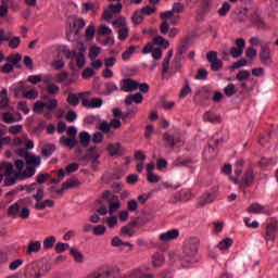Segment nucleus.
Masks as SVG:
<instances>
[{
    "label": "nucleus",
    "instance_id": "1",
    "mask_svg": "<svg viewBox=\"0 0 278 278\" xmlns=\"http://www.w3.org/2000/svg\"><path fill=\"white\" fill-rule=\"evenodd\" d=\"M45 108L50 112H53L58 109V99L49 98L47 102H42L40 100L36 101L33 112L35 114H42V112H45Z\"/></svg>",
    "mask_w": 278,
    "mask_h": 278
},
{
    "label": "nucleus",
    "instance_id": "2",
    "mask_svg": "<svg viewBox=\"0 0 278 278\" xmlns=\"http://www.w3.org/2000/svg\"><path fill=\"white\" fill-rule=\"evenodd\" d=\"M184 253L186 257H194L199 253V239L195 237L186 239L184 244Z\"/></svg>",
    "mask_w": 278,
    "mask_h": 278
},
{
    "label": "nucleus",
    "instance_id": "3",
    "mask_svg": "<svg viewBox=\"0 0 278 278\" xmlns=\"http://www.w3.org/2000/svg\"><path fill=\"white\" fill-rule=\"evenodd\" d=\"M90 94H91L90 91H85L79 93V99H81V103L84 108H89V109L101 108V105H103V100L101 98H92L91 100H88Z\"/></svg>",
    "mask_w": 278,
    "mask_h": 278
},
{
    "label": "nucleus",
    "instance_id": "4",
    "mask_svg": "<svg viewBox=\"0 0 278 278\" xmlns=\"http://www.w3.org/2000/svg\"><path fill=\"white\" fill-rule=\"evenodd\" d=\"M0 168H4V185L7 186H14L16 184L17 179H21V177L16 176V173H14V165L12 163H4Z\"/></svg>",
    "mask_w": 278,
    "mask_h": 278
},
{
    "label": "nucleus",
    "instance_id": "5",
    "mask_svg": "<svg viewBox=\"0 0 278 278\" xmlns=\"http://www.w3.org/2000/svg\"><path fill=\"white\" fill-rule=\"evenodd\" d=\"M155 45H157L159 47H163V49H168V47H170V43L168 42V40H166V38L162 37V36H157L153 38L152 42H149L142 50L143 55H149V53H151V51H153V48H155Z\"/></svg>",
    "mask_w": 278,
    "mask_h": 278
},
{
    "label": "nucleus",
    "instance_id": "6",
    "mask_svg": "<svg viewBox=\"0 0 278 278\" xmlns=\"http://www.w3.org/2000/svg\"><path fill=\"white\" fill-rule=\"evenodd\" d=\"M123 10V3L117 4H110L108 9L104 10V13L102 14L103 21H106V23H110L112 18H116V16L122 12Z\"/></svg>",
    "mask_w": 278,
    "mask_h": 278
},
{
    "label": "nucleus",
    "instance_id": "7",
    "mask_svg": "<svg viewBox=\"0 0 278 278\" xmlns=\"http://www.w3.org/2000/svg\"><path fill=\"white\" fill-rule=\"evenodd\" d=\"M277 233H278L277 219H270L267 224L264 239L267 242H275V238H277Z\"/></svg>",
    "mask_w": 278,
    "mask_h": 278
},
{
    "label": "nucleus",
    "instance_id": "8",
    "mask_svg": "<svg viewBox=\"0 0 278 278\" xmlns=\"http://www.w3.org/2000/svg\"><path fill=\"white\" fill-rule=\"evenodd\" d=\"M138 86H140V83H138V80L126 78L122 80L121 90L123 92H134L138 89Z\"/></svg>",
    "mask_w": 278,
    "mask_h": 278
},
{
    "label": "nucleus",
    "instance_id": "9",
    "mask_svg": "<svg viewBox=\"0 0 278 278\" xmlns=\"http://www.w3.org/2000/svg\"><path fill=\"white\" fill-rule=\"evenodd\" d=\"M54 81H56V84H63V86H72L76 80L70 76L67 72L63 71L54 76Z\"/></svg>",
    "mask_w": 278,
    "mask_h": 278
},
{
    "label": "nucleus",
    "instance_id": "10",
    "mask_svg": "<svg viewBox=\"0 0 278 278\" xmlns=\"http://www.w3.org/2000/svg\"><path fill=\"white\" fill-rule=\"evenodd\" d=\"M23 153L25 155L26 164H28V166H40V156L34 155L25 150L20 151L18 155H23Z\"/></svg>",
    "mask_w": 278,
    "mask_h": 278
},
{
    "label": "nucleus",
    "instance_id": "11",
    "mask_svg": "<svg viewBox=\"0 0 278 278\" xmlns=\"http://www.w3.org/2000/svg\"><path fill=\"white\" fill-rule=\"evenodd\" d=\"M176 238H179V230L177 229L167 230L159 236L161 242H170V240H176Z\"/></svg>",
    "mask_w": 278,
    "mask_h": 278
},
{
    "label": "nucleus",
    "instance_id": "12",
    "mask_svg": "<svg viewBox=\"0 0 278 278\" xmlns=\"http://www.w3.org/2000/svg\"><path fill=\"white\" fill-rule=\"evenodd\" d=\"M248 212H250V214H270V208L260 203H253L248 207Z\"/></svg>",
    "mask_w": 278,
    "mask_h": 278
},
{
    "label": "nucleus",
    "instance_id": "13",
    "mask_svg": "<svg viewBox=\"0 0 278 278\" xmlns=\"http://www.w3.org/2000/svg\"><path fill=\"white\" fill-rule=\"evenodd\" d=\"M106 151L109 152L111 157H116V155H123V144H121V142L109 143L106 147Z\"/></svg>",
    "mask_w": 278,
    "mask_h": 278
},
{
    "label": "nucleus",
    "instance_id": "14",
    "mask_svg": "<svg viewBox=\"0 0 278 278\" xmlns=\"http://www.w3.org/2000/svg\"><path fill=\"white\" fill-rule=\"evenodd\" d=\"M42 273H38V267L36 266V264H30L26 267V271L25 275L27 278H40L42 277Z\"/></svg>",
    "mask_w": 278,
    "mask_h": 278
},
{
    "label": "nucleus",
    "instance_id": "15",
    "mask_svg": "<svg viewBox=\"0 0 278 278\" xmlns=\"http://www.w3.org/2000/svg\"><path fill=\"white\" fill-rule=\"evenodd\" d=\"M165 263H166V257L164 256V254L160 252H155L152 255V266H154V268H161V266Z\"/></svg>",
    "mask_w": 278,
    "mask_h": 278
},
{
    "label": "nucleus",
    "instance_id": "16",
    "mask_svg": "<svg viewBox=\"0 0 278 278\" xmlns=\"http://www.w3.org/2000/svg\"><path fill=\"white\" fill-rule=\"evenodd\" d=\"M260 58L263 64H268V62H270V47H268L267 45L262 46Z\"/></svg>",
    "mask_w": 278,
    "mask_h": 278
},
{
    "label": "nucleus",
    "instance_id": "17",
    "mask_svg": "<svg viewBox=\"0 0 278 278\" xmlns=\"http://www.w3.org/2000/svg\"><path fill=\"white\" fill-rule=\"evenodd\" d=\"M18 121H23V117L16 118L12 112H4L2 113V122L7 125H12Z\"/></svg>",
    "mask_w": 278,
    "mask_h": 278
},
{
    "label": "nucleus",
    "instance_id": "18",
    "mask_svg": "<svg viewBox=\"0 0 278 278\" xmlns=\"http://www.w3.org/2000/svg\"><path fill=\"white\" fill-rule=\"evenodd\" d=\"M99 157H101V151L97 150V148H90L89 160L93 166H99Z\"/></svg>",
    "mask_w": 278,
    "mask_h": 278
},
{
    "label": "nucleus",
    "instance_id": "19",
    "mask_svg": "<svg viewBox=\"0 0 278 278\" xmlns=\"http://www.w3.org/2000/svg\"><path fill=\"white\" fill-rule=\"evenodd\" d=\"M143 99L144 98L142 97V93L138 92V93L127 96L125 99V103L126 105H131V103L139 104L142 102Z\"/></svg>",
    "mask_w": 278,
    "mask_h": 278
},
{
    "label": "nucleus",
    "instance_id": "20",
    "mask_svg": "<svg viewBox=\"0 0 278 278\" xmlns=\"http://www.w3.org/2000/svg\"><path fill=\"white\" fill-rule=\"evenodd\" d=\"M60 143L62 144V147H68L70 149H73L77 147V139L73 137L62 136L60 138Z\"/></svg>",
    "mask_w": 278,
    "mask_h": 278
},
{
    "label": "nucleus",
    "instance_id": "21",
    "mask_svg": "<svg viewBox=\"0 0 278 278\" xmlns=\"http://www.w3.org/2000/svg\"><path fill=\"white\" fill-rule=\"evenodd\" d=\"M65 55L66 60H73L75 55H77V52L75 50L68 49L66 46H61L59 48V55Z\"/></svg>",
    "mask_w": 278,
    "mask_h": 278
},
{
    "label": "nucleus",
    "instance_id": "22",
    "mask_svg": "<svg viewBox=\"0 0 278 278\" xmlns=\"http://www.w3.org/2000/svg\"><path fill=\"white\" fill-rule=\"evenodd\" d=\"M42 249V242L40 241H30L28 248L26 250L27 255H31V253H38Z\"/></svg>",
    "mask_w": 278,
    "mask_h": 278
},
{
    "label": "nucleus",
    "instance_id": "23",
    "mask_svg": "<svg viewBox=\"0 0 278 278\" xmlns=\"http://www.w3.org/2000/svg\"><path fill=\"white\" fill-rule=\"evenodd\" d=\"M0 108L8 110L10 108V99L8 98V89H2L0 93Z\"/></svg>",
    "mask_w": 278,
    "mask_h": 278
},
{
    "label": "nucleus",
    "instance_id": "24",
    "mask_svg": "<svg viewBox=\"0 0 278 278\" xmlns=\"http://www.w3.org/2000/svg\"><path fill=\"white\" fill-rule=\"evenodd\" d=\"M203 121L206 123H220V115L210 111L204 114Z\"/></svg>",
    "mask_w": 278,
    "mask_h": 278
},
{
    "label": "nucleus",
    "instance_id": "25",
    "mask_svg": "<svg viewBox=\"0 0 278 278\" xmlns=\"http://www.w3.org/2000/svg\"><path fill=\"white\" fill-rule=\"evenodd\" d=\"M118 210H121V200H118V197L113 195L110 200L109 212L110 214H114Z\"/></svg>",
    "mask_w": 278,
    "mask_h": 278
},
{
    "label": "nucleus",
    "instance_id": "26",
    "mask_svg": "<svg viewBox=\"0 0 278 278\" xmlns=\"http://www.w3.org/2000/svg\"><path fill=\"white\" fill-rule=\"evenodd\" d=\"M36 175V167H27L25 172L16 173V177H20L21 180L29 179V177H34Z\"/></svg>",
    "mask_w": 278,
    "mask_h": 278
},
{
    "label": "nucleus",
    "instance_id": "27",
    "mask_svg": "<svg viewBox=\"0 0 278 278\" xmlns=\"http://www.w3.org/2000/svg\"><path fill=\"white\" fill-rule=\"evenodd\" d=\"M76 186H79V180H70V181L63 182L61 189H56V194H62L64 190L75 188Z\"/></svg>",
    "mask_w": 278,
    "mask_h": 278
},
{
    "label": "nucleus",
    "instance_id": "28",
    "mask_svg": "<svg viewBox=\"0 0 278 278\" xmlns=\"http://www.w3.org/2000/svg\"><path fill=\"white\" fill-rule=\"evenodd\" d=\"M232 244H233L232 238H225L218 242L217 249H219V251H227L228 249H231Z\"/></svg>",
    "mask_w": 278,
    "mask_h": 278
},
{
    "label": "nucleus",
    "instance_id": "29",
    "mask_svg": "<svg viewBox=\"0 0 278 278\" xmlns=\"http://www.w3.org/2000/svg\"><path fill=\"white\" fill-rule=\"evenodd\" d=\"M70 254L75 260V262H77V264H81L84 262V253L77 248H72L70 250Z\"/></svg>",
    "mask_w": 278,
    "mask_h": 278
},
{
    "label": "nucleus",
    "instance_id": "30",
    "mask_svg": "<svg viewBox=\"0 0 278 278\" xmlns=\"http://www.w3.org/2000/svg\"><path fill=\"white\" fill-rule=\"evenodd\" d=\"M216 201V193H207L203 195L199 202L200 205H210V203H214Z\"/></svg>",
    "mask_w": 278,
    "mask_h": 278
},
{
    "label": "nucleus",
    "instance_id": "31",
    "mask_svg": "<svg viewBox=\"0 0 278 278\" xmlns=\"http://www.w3.org/2000/svg\"><path fill=\"white\" fill-rule=\"evenodd\" d=\"M55 242H58V239L55 236H49L46 239H43V249L45 251L51 250L52 247H55Z\"/></svg>",
    "mask_w": 278,
    "mask_h": 278
},
{
    "label": "nucleus",
    "instance_id": "32",
    "mask_svg": "<svg viewBox=\"0 0 278 278\" xmlns=\"http://www.w3.org/2000/svg\"><path fill=\"white\" fill-rule=\"evenodd\" d=\"M188 199H190V191L181 190L174 195V203H177V201H188Z\"/></svg>",
    "mask_w": 278,
    "mask_h": 278
},
{
    "label": "nucleus",
    "instance_id": "33",
    "mask_svg": "<svg viewBox=\"0 0 278 278\" xmlns=\"http://www.w3.org/2000/svg\"><path fill=\"white\" fill-rule=\"evenodd\" d=\"M79 140L81 147L88 148V144H90V140H92V137H90V134H88V131H81L79 134Z\"/></svg>",
    "mask_w": 278,
    "mask_h": 278
},
{
    "label": "nucleus",
    "instance_id": "34",
    "mask_svg": "<svg viewBox=\"0 0 278 278\" xmlns=\"http://www.w3.org/2000/svg\"><path fill=\"white\" fill-rule=\"evenodd\" d=\"M252 23L257 29H266V23H264V20L260 15L252 16Z\"/></svg>",
    "mask_w": 278,
    "mask_h": 278
},
{
    "label": "nucleus",
    "instance_id": "35",
    "mask_svg": "<svg viewBox=\"0 0 278 278\" xmlns=\"http://www.w3.org/2000/svg\"><path fill=\"white\" fill-rule=\"evenodd\" d=\"M254 179H255V174L253 173V169H248L243 175V184H245V186H251Z\"/></svg>",
    "mask_w": 278,
    "mask_h": 278
},
{
    "label": "nucleus",
    "instance_id": "36",
    "mask_svg": "<svg viewBox=\"0 0 278 278\" xmlns=\"http://www.w3.org/2000/svg\"><path fill=\"white\" fill-rule=\"evenodd\" d=\"M51 66L54 68V71H62V68L65 66L64 59L58 56L52 61Z\"/></svg>",
    "mask_w": 278,
    "mask_h": 278
},
{
    "label": "nucleus",
    "instance_id": "37",
    "mask_svg": "<svg viewBox=\"0 0 278 278\" xmlns=\"http://www.w3.org/2000/svg\"><path fill=\"white\" fill-rule=\"evenodd\" d=\"M20 212H21V206L18 205V203H13L12 205L9 206V210H8L9 216L16 218Z\"/></svg>",
    "mask_w": 278,
    "mask_h": 278
},
{
    "label": "nucleus",
    "instance_id": "38",
    "mask_svg": "<svg viewBox=\"0 0 278 278\" xmlns=\"http://www.w3.org/2000/svg\"><path fill=\"white\" fill-rule=\"evenodd\" d=\"M118 40H127L129 38V27L124 26L117 30Z\"/></svg>",
    "mask_w": 278,
    "mask_h": 278
},
{
    "label": "nucleus",
    "instance_id": "39",
    "mask_svg": "<svg viewBox=\"0 0 278 278\" xmlns=\"http://www.w3.org/2000/svg\"><path fill=\"white\" fill-rule=\"evenodd\" d=\"M134 53H136V46H130L125 52H123L122 60H124V62H127L131 59V55H134Z\"/></svg>",
    "mask_w": 278,
    "mask_h": 278
},
{
    "label": "nucleus",
    "instance_id": "40",
    "mask_svg": "<svg viewBox=\"0 0 278 278\" xmlns=\"http://www.w3.org/2000/svg\"><path fill=\"white\" fill-rule=\"evenodd\" d=\"M203 155L207 161L214 160V157H216V149L210 146L207 150L204 151Z\"/></svg>",
    "mask_w": 278,
    "mask_h": 278
},
{
    "label": "nucleus",
    "instance_id": "41",
    "mask_svg": "<svg viewBox=\"0 0 278 278\" xmlns=\"http://www.w3.org/2000/svg\"><path fill=\"white\" fill-rule=\"evenodd\" d=\"M101 53V47L98 46H91L89 49V59L90 60H97V58Z\"/></svg>",
    "mask_w": 278,
    "mask_h": 278
},
{
    "label": "nucleus",
    "instance_id": "42",
    "mask_svg": "<svg viewBox=\"0 0 278 278\" xmlns=\"http://www.w3.org/2000/svg\"><path fill=\"white\" fill-rule=\"evenodd\" d=\"M67 103L73 105V108H77V105H79V93L78 96L77 93H70L67 97Z\"/></svg>",
    "mask_w": 278,
    "mask_h": 278
},
{
    "label": "nucleus",
    "instance_id": "43",
    "mask_svg": "<svg viewBox=\"0 0 278 278\" xmlns=\"http://www.w3.org/2000/svg\"><path fill=\"white\" fill-rule=\"evenodd\" d=\"M73 27L76 30V34H78L86 27V21H84V18H77L73 22Z\"/></svg>",
    "mask_w": 278,
    "mask_h": 278
},
{
    "label": "nucleus",
    "instance_id": "44",
    "mask_svg": "<svg viewBox=\"0 0 278 278\" xmlns=\"http://www.w3.org/2000/svg\"><path fill=\"white\" fill-rule=\"evenodd\" d=\"M21 60H23V55H21L20 53H15L10 55L7 59V62H9V64L16 66L18 64V62H21Z\"/></svg>",
    "mask_w": 278,
    "mask_h": 278
},
{
    "label": "nucleus",
    "instance_id": "45",
    "mask_svg": "<svg viewBox=\"0 0 278 278\" xmlns=\"http://www.w3.org/2000/svg\"><path fill=\"white\" fill-rule=\"evenodd\" d=\"M141 12L143 16H151V14H155V12H157V8H155L154 4L147 5L141 9Z\"/></svg>",
    "mask_w": 278,
    "mask_h": 278
},
{
    "label": "nucleus",
    "instance_id": "46",
    "mask_svg": "<svg viewBox=\"0 0 278 278\" xmlns=\"http://www.w3.org/2000/svg\"><path fill=\"white\" fill-rule=\"evenodd\" d=\"M112 25L116 29H122L123 27H127V20H125V17H118L112 22Z\"/></svg>",
    "mask_w": 278,
    "mask_h": 278
},
{
    "label": "nucleus",
    "instance_id": "47",
    "mask_svg": "<svg viewBox=\"0 0 278 278\" xmlns=\"http://www.w3.org/2000/svg\"><path fill=\"white\" fill-rule=\"evenodd\" d=\"M23 264H25V261L23 258H17L10 263L9 269L10 270H18V268H21V266H23Z\"/></svg>",
    "mask_w": 278,
    "mask_h": 278
},
{
    "label": "nucleus",
    "instance_id": "48",
    "mask_svg": "<svg viewBox=\"0 0 278 278\" xmlns=\"http://www.w3.org/2000/svg\"><path fill=\"white\" fill-rule=\"evenodd\" d=\"M76 58V66L78 68H84L86 66V55L84 53H78L75 55Z\"/></svg>",
    "mask_w": 278,
    "mask_h": 278
},
{
    "label": "nucleus",
    "instance_id": "49",
    "mask_svg": "<svg viewBox=\"0 0 278 278\" xmlns=\"http://www.w3.org/2000/svg\"><path fill=\"white\" fill-rule=\"evenodd\" d=\"M25 99H28L29 101H34L38 99V90L36 89H30L24 92Z\"/></svg>",
    "mask_w": 278,
    "mask_h": 278
},
{
    "label": "nucleus",
    "instance_id": "50",
    "mask_svg": "<svg viewBox=\"0 0 278 278\" xmlns=\"http://www.w3.org/2000/svg\"><path fill=\"white\" fill-rule=\"evenodd\" d=\"M7 42H9L10 49H18V46L21 45V37H10Z\"/></svg>",
    "mask_w": 278,
    "mask_h": 278
},
{
    "label": "nucleus",
    "instance_id": "51",
    "mask_svg": "<svg viewBox=\"0 0 278 278\" xmlns=\"http://www.w3.org/2000/svg\"><path fill=\"white\" fill-rule=\"evenodd\" d=\"M141 21H144V14L142 13V10L136 11L132 15V23L140 25Z\"/></svg>",
    "mask_w": 278,
    "mask_h": 278
},
{
    "label": "nucleus",
    "instance_id": "52",
    "mask_svg": "<svg viewBox=\"0 0 278 278\" xmlns=\"http://www.w3.org/2000/svg\"><path fill=\"white\" fill-rule=\"evenodd\" d=\"M249 77H251V72L243 70L237 74L236 79H238V81H244L249 79Z\"/></svg>",
    "mask_w": 278,
    "mask_h": 278
},
{
    "label": "nucleus",
    "instance_id": "53",
    "mask_svg": "<svg viewBox=\"0 0 278 278\" xmlns=\"http://www.w3.org/2000/svg\"><path fill=\"white\" fill-rule=\"evenodd\" d=\"M105 223L109 225L110 229H113V227L118 225V217L116 215H111L110 217L105 218Z\"/></svg>",
    "mask_w": 278,
    "mask_h": 278
},
{
    "label": "nucleus",
    "instance_id": "54",
    "mask_svg": "<svg viewBox=\"0 0 278 278\" xmlns=\"http://www.w3.org/2000/svg\"><path fill=\"white\" fill-rule=\"evenodd\" d=\"M243 66H249V61H247L245 59H241L239 61H237L236 63H233L230 68L231 71H236L238 68H242Z\"/></svg>",
    "mask_w": 278,
    "mask_h": 278
},
{
    "label": "nucleus",
    "instance_id": "55",
    "mask_svg": "<svg viewBox=\"0 0 278 278\" xmlns=\"http://www.w3.org/2000/svg\"><path fill=\"white\" fill-rule=\"evenodd\" d=\"M96 34H97V29H94V25H89L85 31L87 40H92Z\"/></svg>",
    "mask_w": 278,
    "mask_h": 278
},
{
    "label": "nucleus",
    "instance_id": "56",
    "mask_svg": "<svg viewBox=\"0 0 278 278\" xmlns=\"http://www.w3.org/2000/svg\"><path fill=\"white\" fill-rule=\"evenodd\" d=\"M55 151V146L49 144L42 150L43 157H51L53 155V152Z\"/></svg>",
    "mask_w": 278,
    "mask_h": 278
},
{
    "label": "nucleus",
    "instance_id": "57",
    "mask_svg": "<svg viewBox=\"0 0 278 278\" xmlns=\"http://www.w3.org/2000/svg\"><path fill=\"white\" fill-rule=\"evenodd\" d=\"M256 56H257V50H255V48L247 49L245 58H248V60H250V62H253V60H255Z\"/></svg>",
    "mask_w": 278,
    "mask_h": 278
},
{
    "label": "nucleus",
    "instance_id": "58",
    "mask_svg": "<svg viewBox=\"0 0 278 278\" xmlns=\"http://www.w3.org/2000/svg\"><path fill=\"white\" fill-rule=\"evenodd\" d=\"M23 132V125H13L9 127V134L12 136H16V134H22Z\"/></svg>",
    "mask_w": 278,
    "mask_h": 278
},
{
    "label": "nucleus",
    "instance_id": "59",
    "mask_svg": "<svg viewBox=\"0 0 278 278\" xmlns=\"http://www.w3.org/2000/svg\"><path fill=\"white\" fill-rule=\"evenodd\" d=\"M108 229L104 225H98L93 227V236H105Z\"/></svg>",
    "mask_w": 278,
    "mask_h": 278
},
{
    "label": "nucleus",
    "instance_id": "60",
    "mask_svg": "<svg viewBox=\"0 0 278 278\" xmlns=\"http://www.w3.org/2000/svg\"><path fill=\"white\" fill-rule=\"evenodd\" d=\"M235 92H236V85L233 84H229L224 89V93L226 94V97H233Z\"/></svg>",
    "mask_w": 278,
    "mask_h": 278
},
{
    "label": "nucleus",
    "instance_id": "61",
    "mask_svg": "<svg viewBox=\"0 0 278 278\" xmlns=\"http://www.w3.org/2000/svg\"><path fill=\"white\" fill-rule=\"evenodd\" d=\"M48 94H58L60 92V87L55 84H49L47 86Z\"/></svg>",
    "mask_w": 278,
    "mask_h": 278
},
{
    "label": "nucleus",
    "instance_id": "62",
    "mask_svg": "<svg viewBox=\"0 0 278 278\" xmlns=\"http://www.w3.org/2000/svg\"><path fill=\"white\" fill-rule=\"evenodd\" d=\"M244 166V160H238L235 164V174L242 175V167Z\"/></svg>",
    "mask_w": 278,
    "mask_h": 278
},
{
    "label": "nucleus",
    "instance_id": "63",
    "mask_svg": "<svg viewBox=\"0 0 278 278\" xmlns=\"http://www.w3.org/2000/svg\"><path fill=\"white\" fill-rule=\"evenodd\" d=\"M231 10V5L228 2H225L222 8L218 10L219 16H227V12Z\"/></svg>",
    "mask_w": 278,
    "mask_h": 278
},
{
    "label": "nucleus",
    "instance_id": "64",
    "mask_svg": "<svg viewBox=\"0 0 278 278\" xmlns=\"http://www.w3.org/2000/svg\"><path fill=\"white\" fill-rule=\"evenodd\" d=\"M242 53H244V49H242V48L232 47L230 49V55H232L235 59L240 58L242 55Z\"/></svg>",
    "mask_w": 278,
    "mask_h": 278
}]
</instances>
